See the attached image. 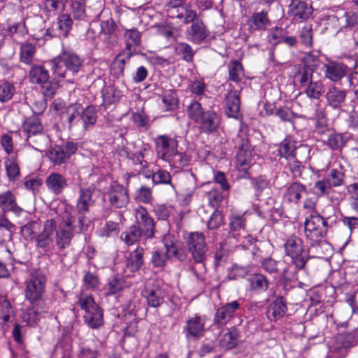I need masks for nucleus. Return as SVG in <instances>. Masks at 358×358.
<instances>
[{
  "mask_svg": "<svg viewBox=\"0 0 358 358\" xmlns=\"http://www.w3.org/2000/svg\"><path fill=\"white\" fill-rule=\"evenodd\" d=\"M187 114L204 133H213L220 126V117L213 110H203L201 103L197 101H192L187 106Z\"/></svg>",
  "mask_w": 358,
  "mask_h": 358,
  "instance_id": "obj_1",
  "label": "nucleus"
},
{
  "mask_svg": "<svg viewBox=\"0 0 358 358\" xmlns=\"http://www.w3.org/2000/svg\"><path fill=\"white\" fill-rule=\"evenodd\" d=\"M45 283L46 277L40 270L31 271L29 278L25 281V298L31 304L36 313L43 312L41 305L43 303L42 299Z\"/></svg>",
  "mask_w": 358,
  "mask_h": 358,
  "instance_id": "obj_2",
  "label": "nucleus"
},
{
  "mask_svg": "<svg viewBox=\"0 0 358 358\" xmlns=\"http://www.w3.org/2000/svg\"><path fill=\"white\" fill-rule=\"evenodd\" d=\"M53 76L65 78L68 74L74 76L83 64L80 57L71 52L63 51L57 57L48 62Z\"/></svg>",
  "mask_w": 358,
  "mask_h": 358,
  "instance_id": "obj_3",
  "label": "nucleus"
},
{
  "mask_svg": "<svg viewBox=\"0 0 358 358\" xmlns=\"http://www.w3.org/2000/svg\"><path fill=\"white\" fill-rule=\"evenodd\" d=\"M86 226L80 227V223L76 218L70 213L66 212L62 216V220L55 229L56 245L61 250L70 245L74 233L81 232Z\"/></svg>",
  "mask_w": 358,
  "mask_h": 358,
  "instance_id": "obj_4",
  "label": "nucleus"
},
{
  "mask_svg": "<svg viewBox=\"0 0 358 358\" xmlns=\"http://www.w3.org/2000/svg\"><path fill=\"white\" fill-rule=\"evenodd\" d=\"M330 217L324 218L317 212H313L306 218L305 226V234L306 238L311 241V245L317 244L327 235Z\"/></svg>",
  "mask_w": 358,
  "mask_h": 358,
  "instance_id": "obj_5",
  "label": "nucleus"
},
{
  "mask_svg": "<svg viewBox=\"0 0 358 358\" xmlns=\"http://www.w3.org/2000/svg\"><path fill=\"white\" fill-rule=\"evenodd\" d=\"M78 304L85 310L84 320L90 327L96 329L103 324V312L91 295L81 294Z\"/></svg>",
  "mask_w": 358,
  "mask_h": 358,
  "instance_id": "obj_6",
  "label": "nucleus"
},
{
  "mask_svg": "<svg viewBox=\"0 0 358 358\" xmlns=\"http://www.w3.org/2000/svg\"><path fill=\"white\" fill-rule=\"evenodd\" d=\"M284 248L286 255L292 259L295 267L299 270L304 268L309 257L304 250L302 239L296 236H291L286 239Z\"/></svg>",
  "mask_w": 358,
  "mask_h": 358,
  "instance_id": "obj_7",
  "label": "nucleus"
},
{
  "mask_svg": "<svg viewBox=\"0 0 358 358\" xmlns=\"http://www.w3.org/2000/svg\"><path fill=\"white\" fill-rule=\"evenodd\" d=\"M164 6L170 17L182 20L184 24L196 18V12L192 9L187 0H164Z\"/></svg>",
  "mask_w": 358,
  "mask_h": 358,
  "instance_id": "obj_8",
  "label": "nucleus"
},
{
  "mask_svg": "<svg viewBox=\"0 0 358 358\" xmlns=\"http://www.w3.org/2000/svg\"><path fill=\"white\" fill-rule=\"evenodd\" d=\"M95 188L92 187H80L78 192V199L76 203V210L78 212V222L80 223V227L88 225L89 219L86 217V214L90 210V208L94 206L95 199L93 195Z\"/></svg>",
  "mask_w": 358,
  "mask_h": 358,
  "instance_id": "obj_9",
  "label": "nucleus"
},
{
  "mask_svg": "<svg viewBox=\"0 0 358 358\" xmlns=\"http://www.w3.org/2000/svg\"><path fill=\"white\" fill-rule=\"evenodd\" d=\"M185 243L195 262L202 263L207 251L204 234L202 232H192L186 237Z\"/></svg>",
  "mask_w": 358,
  "mask_h": 358,
  "instance_id": "obj_10",
  "label": "nucleus"
},
{
  "mask_svg": "<svg viewBox=\"0 0 358 358\" xmlns=\"http://www.w3.org/2000/svg\"><path fill=\"white\" fill-rule=\"evenodd\" d=\"M229 235L243 246H246V242L252 243V237L245 231V217L243 214H232L230 217Z\"/></svg>",
  "mask_w": 358,
  "mask_h": 358,
  "instance_id": "obj_11",
  "label": "nucleus"
},
{
  "mask_svg": "<svg viewBox=\"0 0 358 358\" xmlns=\"http://www.w3.org/2000/svg\"><path fill=\"white\" fill-rule=\"evenodd\" d=\"M149 150V148L145 145H142L137 149L133 143H127L126 145H119L116 149L120 157L131 160L134 164H143L145 155Z\"/></svg>",
  "mask_w": 358,
  "mask_h": 358,
  "instance_id": "obj_12",
  "label": "nucleus"
},
{
  "mask_svg": "<svg viewBox=\"0 0 358 358\" xmlns=\"http://www.w3.org/2000/svg\"><path fill=\"white\" fill-rule=\"evenodd\" d=\"M155 142L159 157L165 162L170 159L178 150V142L176 137L160 135L155 138Z\"/></svg>",
  "mask_w": 358,
  "mask_h": 358,
  "instance_id": "obj_13",
  "label": "nucleus"
},
{
  "mask_svg": "<svg viewBox=\"0 0 358 358\" xmlns=\"http://www.w3.org/2000/svg\"><path fill=\"white\" fill-rule=\"evenodd\" d=\"M106 194L110 204L113 208H122L129 203V196L127 189L122 185L112 184Z\"/></svg>",
  "mask_w": 358,
  "mask_h": 358,
  "instance_id": "obj_14",
  "label": "nucleus"
},
{
  "mask_svg": "<svg viewBox=\"0 0 358 358\" xmlns=\"http://www.w3.org/2000/svg\"><path fill=\"white\" fill-rule=\"evenodd\" d=\"M56 227L57 222L53 219H48L44 222L43 230L34 236V241L37 248L43 250H49L53 242V234Z\"/></svg>",
  "mask_w": 358,
  "mask_h": 358,
  "instance_id": "obj_15",
  "label": "nucleus"
},
{
  "mask_svg": "<svg viewBox=\"0 0 358 358\" xmlns=\"http://www.w3.org/2000/svg\"><path fill=\"white\" fill-rule=\"evenodd\" d=\"M241 308L238 301H233L227 303L218 308L215 312L213 319V324L222 327L236 315V313Z\"/></svg>",
  "mask_w": 358,
  "mask_h": 358,
  "instance_id": "obj_16",
  "label": "nucleus"
},
{
  "mask_svg": "<svg viewBox=\"0 0 358 358\" xmlns=\"http://www.w3.org/2000/svg\"><path fill=\"white\" fill-rule=\"evenodd\" d=\"M313 7L306 1L289 3L288 6V15L291 20L296 23H301L309 20L313 14Z\"/></svg>",
  "mask_w": 358,
  "mask_h": 358,
  "instance_id": "obj_17",
  "label": "nucleus"
},
{
  "mask_svg": "<svg viewBox=\"0 0 358 358\" xmlns=\"http://www.w3.org/2000/svg\"><path fill=\"white\" fill-rule=\"evenodd\" d=\"M136 225L141 228L143 236L147 238L155 236V224L154 219L150 215L148 210L141 206L136 209L135 214Z\"/></svg>",
  "mask_w": 358,
  "mask_h": 358,
  "instance_id": "obj_18",
  "label": "nucleus"
},
{
  "mask_svg": "<svg viewBox=\"0 0 358 358\" xmlns=\"http://www.w3.org/2000/svg\"><path fill=\"white\" fill-rule=\"evenodd\" d=\"M191 22L185 31L186 38L194 44H201L208 37L210 31L201 20L195 18Z\"/></svg>",
  "mask_w": 358,
  "mask_h": 358,
  "instance_id": "obj_19",
  "label": "nucleus"
},
{
  "mask_svg": "<svg viewBox=\"0 0 358 358\" xmlns=\"http://www.w3.org/2000/svg\"><path fill=\"white\" fill-rule=\"evenodd\" d=\"M142 296L147 305L152 308H158L164 302V292L156 283L147 284L142 291Z\"/></svg>",
  "mask_w": 358,
  "mask_h": 358,
  "instance_id": "obj_20",
  "label": "nucleus"
},
{
  "mask_svg": "<svg viewBox=\"0 0 358 358\" xmlns=\"http://www.w3.org/2000/svg\"><path fill=\"white\" fill-rule=\"evenodd\" d=\"M350 71L346 64L339 62H329L323 66L325 77L332 82H338L348 75Z\"/></svg>",
  "mask_w": 358,
  "mask_h": 358,
  "instance_id": "obj_21",
  "label": "nucleus"
},
{
  "mask_svg": "<svg viewBox=\"0 0 358 358\" xmlns=\"http://www.w3.org/2000/svg\"><path fill=\"white\" fill-rule=\"evenodd\" d=\"M348 92L335 85L329 87L325 97L327 105L334 110H342L345 106Z\"/></svg>",
  "mask_w": 358,
  "mask_h": 358,
  "instance_id": "obj_22",
  "label": "nucleus"
},
{
  "mask_svg": "<svg viewBox=\"0 0 358 358\" xmlns=\"http://www.w3.org/2000/svg\"><path fill=\"white\" fill-rule=\"evenodd\" d=\"M0 208L3 213L12 212L17 216L24 212V210L17 205L16 197L10 190L0 193Z\"/></svg>",
  "mask_w": 358,
  "mask_h": 358,
  "instance_id": "obj_23",
  "label": "nucleus"
},
{
  "mask_svg": "<svg viewBox=\"0 0 358 358\" xmlns=\"http://www.w3.org/2000/svg\"><path fill=\"white\" fill-rule=\"evenodd\" d=\"M45 185L50 192L59 195L68 187V182L64 176L53 172L46 178Z\"/></svg>",
  "mask_w": 358,
  "mask_h": 358,
  "instance_id": "obj_24",
  "label": "nucleus"
},
{
  "mask_svg": "<svg viewBox=\"0 0 358 358\" xmlns=\"http://www.w3.org/2000/svg\"><path fill=\"white\" fill-rule=\"evenodd\" d=\"M185 329L187 338H200L205 331V320L201 316L195 315L187 320Z\"/></svg>",
  "mask_w": 358,
  "mask_h": 358,
  "instance_id": "obj_25",
  "label": "nucleus"
},
{
  "mask_svg": "<svg viewBox=\"0 0 358 358\" xmlns=\"http://www.w3.org/2000/svg\"><path fill=\"white\" fill-rule=\"evenodd\" d=\"M306 192V187L303 184L295 181L287 186L283 196L287 202L298 204Z\"/></svg>",
  "mask_w": 358,
  "mask_h": 358,
  "instance_id": "obj_26",
  "label": "nucleus"
},
{
  "mask_svg": "<svg viewBox=\"0 0 358 358\" xmlns=\"http://www.w3.org/2000/svg\"><path fill=\"white\" fill-rule=\"evenodd\" d=\"M144 248L140 246L131 252L126 259V268L131 273L139 271L144 265Z\"/></svg>",
  "mask_w": 358,
  "mask_h": 358,
  "instance_id": "obj_27",
  "label": "nucleus"
},
{
  "mask_svg": "<svg viewBox=\"0 0 358 358\" xmlns=\"http://www.w3.org/2000/svg\"><path fill=\"white\" fill-rule=\"evenodd\" d=\"M287 310L286 301L282 296L277 297L268 306L266 317L270 321L275 322L285 315Z\"/></svg>",
  "mask_w": 358,
  "mask_h": 358,
  "instance_id": "obj_28",
  "label": "nucleus"
},
{
  "mask_svg": "<svg viewBox=\"0 0 358 358\" xmlns=\"http://www.w3.org/2000/svg\"><path fill=\"white\" fill-rule=\"evenodd\" d=\"M261 266L270 274H280L282 278H285L288 267L282 261H275L271 257L265 258L261 262Z\"/></svg>",
  "mask_w": 358,
  "mask_h": 358,
  "instance_id": "obj_29",
  "label": "nucleus"
},
{
  "mask_svg": "<svg viewBox=\"0 0 358 358\" xmlns=\"http://www.w3.org/2000/svg\"><path fill=\"white\" fill-rule=\"evenodd\" d=\"M163 242L169 258L174 257L180 262H184L187 259V255L184 250L180 248L178 242L170 235H166L164 237Z\"/></svg>",
  "mask_w": 358,
  "mask_h": 358,
  "instance_id": "obj_30",
  "label": "nucleus"
},
{
  "mask_svg": "<svg viewBox=\"0 0 358 358\" xmlns=\"http://www.w3.org/2000/svg\"><path fill=\"white\" fill-rule=\"evenodd\" d=\"M226 115L229 117L237 118L240 110L239 92L231 90L226 95Z\"/></svg>",
  "mask_w": 358,
  "mask_h": 358,
  "instance_id": "obj_31",
  "label": "nucleus"
},
{
  "mask_svg": "<svg viewBox=\"0 0 358 358\" xmlns=\"http://www.w3.org/2000/svg\"><path fill=\"white\" fill-rule=\"evenodd\" d=\"M143 236L141 228L136 224H133L122 232L120 239L127 246H131L138 243Z\"/></svg>",
  "mask_w": 358,
  "mask_h": 358,
  "instance_id": "obj_32",
  "label": "nucleus"
},
{
  "mask_svg": "<svg viewBox=\"0 0 358 358\" xmlns=\"http://www.w3.org/2000/svg\"><path fill=\"white\" fill-rule=\"evenodd\" d=\"M296 141L292 136H287L279 145L278 153L286 160L296 157Z\"/></svg>",
  "mask_w": 358,
  "mask_h": 358,
  "instance_id": "obj_33",
  "label": "nucleus"
},
{
  "mask_svg": "<svg viewBox=\"0 0 358 358\" xmlns=\"http://www.w3.org/2000/svg\"><path fill=\"white\" fill-rule=\"evenodd\" d=\"M250 289L256 293H261L268 289L269 281L267 278L262 273L251 274L247 279Z\"/></svg>",
  "mask_w": 358,
  "mask_h": 358,
  "instance_id": "obj_34",
  "label": "nucleus"
},
{
  "mask_svg": "<svg viewBox=\"0 0 358 358\" xmlns=\"http://www.w3.org/2000/svg\"><path fill=\"white\" fill-rule=\"evenodd\" d=\"M49 78V71L43 65H33L29 71V79L33 84L40 85Z\"/></svg>",
  "mask_w": 358,
  "mask_h": 358,
  "instance_id": "obj_35",
  "label": "nucleus"
},
{
  "mask_svg": "<svg viewBox=\"0 0 358 358\" xmlns=\"http://www.w3.org/2000/svg\"><path fill=\"white\" fill-rule=\"evenodd\" d=\"M294 80L302 90L313 80V69L306 65L299 66L294 74Z\"/></svg>",
  "mask_w": 358,
  "mask_h": 358,
  "instance_id": "obj_36",
  "label": "nucleus"
},
{
  "mask_svg": "<svg viewBox=\"0 0 358 358\" xmlns=\"http://www.w3.org/2000/svg\"><path fill=\"white\" fill-rule=\"evenodd\" d=\"M270 24V20L266 12L262 11L254 13L250 21V29L251 31L266 30Z\"/></svg>",
  "mask_w": 358,
  "mask_h": 358,
  "instance_id": "obj_37",
  "label": "nucleus"
},
{
  "mask_svg": "<svg viewBox=\"0 0 358 358\" xmlns=\"http://www.w3.org/2000/svg\"><path fill=\"white\" fill-rule=\"evenodd\" d=\"M23 132L26 138L33 136L44 131L43 126L41 120L36 117L27 118L22 124Z\"/></svg>",
  "mask_w": 358,
  "mask_h": 358,
  "instance_id": "obj_38",
  "label": "nucleus"
},
{
  "mask_svg": "<svg viewBox=\"0 0 358 358\" xmlns=\"http://www.w3.org/2000/svg\"><path fill=\"white\" fill-rule=\"evenodd\" d=\"M82 111L83 107L79 103H73L66 108L64 115L68 120L69 129H71L73 126L78 125L81 122Z\"/></svg>",
  "mask_w": 358,
  "mask_h": 358,
  "instance_id": "obj_39",
  "label": "nucleus"
},
{
  "mask_svg": "<svg viewBox=\"0 0 358 358\" xmlns=\"http://www.w3.org/2000/svg\"><path fill=\"white\" fill-rule=\"evenodd\" d=\"M26 140L29 145L40 152L43 151L48 147L50 141L48 136L44 131L35 135L29 136V138H26Z\"/></svg>",
  "mask_w": 358,
  "mask_h": 358,
  "instance_id": "obj_40",
  "label": "nucleus"
},
{
  "mask_svg": "<svg viewBox=\"0 0 358 358\" xmlns=\"http://www.w3.org/2000/svg\"><path fill=\"white\" fill-rule=\"evenodd\" d=\"M238 331L231 328L225 333L220 340V345L226 350L234 348L238 342Z\"/></svg>",
  "mask_w": 358,
  "mask_h": 358,
  "instance_id": "obj_41",
  "label": "nucleus"
},
{
  "mask_svg": "<svg viewBox=\"0 0 358 358\" xmlns=\"http://www.w3.org/2000/svg\"><path fill=\"white\" fill-rule=\"evenodd\" d=\"M303 93L310 99H319L324 92V85L320 80H313L303 88Z\"/></svg>",
  "mask_w": 358,
  "mask_h": 358,
  "instance_id": "obj_42",
  "label": "nucleus"
},
{
  "mask_svg": "<svg viewBox=\"0 0 358 358\" xmlns=\"http://www.w3.org/2000/svg\"><path fill=\"white\" fill-rule=\"evenodd\" d=\"M131 56V53L127 52L125 55L121 53L115 57L110 66V71L115 77L119 78L123 76L125 64L129 62Z\"/></svg>",
  "mask_w": 358,
  "mask_h": 358,
  "instance_id": "obj_43",
  "label": "nucleus"
},
{
  "mask_svg": "<svg viewBox=\"0 0 358 358\" xmlns=\"http://www.w3.org/2000/svg\"><path fill=\"white\" fill-rule=\"evenodd\" d=\"M229 80L234 83H239L244 78V69L242 64L236 60H231L228 66Z\"/></svg>",
  "mask_w": 358,
  "mask_h": 358,
  "instance_id": "obj_44",
  "label": "nucleus"
},
{
  "mask_svg": "<svg viewBox=\"0 0 358 358\" xmlns=\"http://www.w3.org/2000/svg\"><path fill=\"white\" fill-rule=\"evenodd\" d=\"M162 100V107L166 111H171L176 109L178 106V99L175 91L169 90H165L159 95Z\"/></svg>",
  "mask_w": 358,
  "mask_h": 358,
  "instance_id": "obj_45",
  "label": "nucleus"
},
{
  "mask_svg": "<svg viewBox=\"0 0 358 358\" xmlns=\"http://www.w3.org/2000/svg\"><path fill=\"white\" fill-rule=\"evenodd\" d=\"M36 49L31 43L22 44L20 50V60L22 63L30 65L34 62Z\"/></svg>",
  "mask_w": 358,
  "mask_h": 358,
  "instance_id": "obj_46",
  "label": "nucleus"
},
{
  "mask_svg": "<svg viewBox=\"0 0 358 358\" xmlns=\"http://www.w3.org/2000/svg\"><path fill=\"white\" fill-rule=\"evenodd\" d=\"M236 166L241 170L245 171L252 164V149L245 151H236Z\"/></svg>",
  "mask_w": 358,
  "mask_h": 358,
  "instance_id": "obj_47",
  "label": "nucleus"
},
{
  "mask_svg": "<svg viewBox=\"0 0 358 358\" xmlns=\"http://www.w3.org/2000/svg\"><path fill=\"white\" fill-rule=\"evenodd\" d=\"M73 20L70 15L63 13L57 18V22L55 24L59 35L63 37H66L72 28Z\"/></svg>",
  "mask_w": 358,
  "mask_h": 358,
  "instance_id": "obj_48",
  "label": "nucleus"
},
{
  "mask_svg": "<svg viewBox=\"0 0 358 358\" xmlns=\"http://www.w3.org/2000/svg\"><path fill=\"white\" fill-rule=\"evenodd\" d=\"M15 93V87L11 82L0 81V102L6 103L12 99Z\"/></svg>",
  "mask_w": 358,
  "mask_h": 358,
  "instance_id": "obj_49",
  "label": "nucleus"
},
{
  "mask_svg": "<svg viewBox=\"0 0 358 358\" xmlns=\"http://www.w3.org/2000/svg\"><path fill=\"white\" fill-rule=\"evenodd\" d=\"M174 51L177 55L181 56L182 58L187 62H190L193 60L194 52L192 46L187 43H177L174 46Z\"/></svg>",
  "mask_w": 358,
  "mask_h": 358,
  "instance_id": "obj_50",
  "label": "nucleus"
},
{
  "mask_svg": "<svg viewBox=\"0 0 358 358\" xmlns=\"http://www.w3.org/2000/svg\"><path fill=\"white\" fill-rule=\"evenodd\" d=\"M126 48L132 54L133 49L140 45L141 33L136 29L127 30L125 32Z\"/></svg>",
  "mask_w": 358,
  "mask_h": 358,
  "instance_id": "obj_51",
  "label": "nucleus"
},
{
  "mask_svg": "<svg viewBox=\"0 0 358 358\" xmlns=\"http://www.w3.org/2000/svg\"><path fill=\"white\" fill-rule=\"evenodd\" d=\"M59 78L54 76L52 80L49 78L47 81L40 85L42 93L45 97L52 99L55 96L59 86Z\"/></svg>",
  "mask_w": 358,
  "mask_h": 358,
  "instance_id": "obj_52",
  "label": "nucleus"
},
{
  "mask_svg": "<svg viewBox=\"0 0 358 358\" xmlns=\"http://www.w3.org/2000/svg\"><path fill=\"white\" fill-rule=\"evenodd\" d=\"M5 168L10 180H15L20 176V168L15 157L6 158Z\"/></svg>",
  "mask_w": 358,
  "mask_h": 358,
  "instance_id": "obj_53",
  "label": "nucleus"
},
{
  "mask_svg": "<svg viewBox=\"0 0 358 358\" xmlns=\"http://www.w3.org/2000/svg\"><path fill=\"white\" fill-rule=\"evenodd\" d=\"M234 148L236 151H245L251 148L248 135L240 131L238 134L233 138Z\"/></svg>",
  "mask_w": 358,
  "mask_h": 358,
  "instance_id": "obj_54",
  "label": "nucleus"
},
{
  "mask_svg": "<svg viewBox=\"0 0 358 358\" xmlns=\"http://www.w3.org/2000/svg\"><path fill=\"white\" fill-rule=\"evenodd\" d=\"M75 20H86V3L71 2V15Z\"/></svg>",
  "mask_w": 358,
  "mask_h": 358,
  "instance_id": "obj_55",
  "label": "nucleus"
},
{
  "mask_svg": "<svg viewBox=\"0 0 358 358\" xmlns=\"http://www.w3.org/2000/svg\"><path fill=\"white\" fill-rule=\"evenodd\" d=\"M97 116L95 108L94 107H87L85 110L83 109L81 113V123L84 129H87L88 126L94 125L96 122Z\"/></svg>",
  "mask_w": 358,
  "mask_h": 358,
  "instance_id": "obj_56",
  "label": "nucleus"
},
{
  "mask_svg": "<svg viewBox=\"0 0 358 358\" xmlns=\"http://www.w3.org/2000/svg\"><path fill=\"white\" fill-rule=\"evenodd\" d=\"M323 142L332 150H341L344 145L343 135L339 134L331 133Z\"/></svg>",
  "mask_w": 358,
  "mask_h": 358,
  "instance_id": "obj_57",
  "label": "nucleus"
},
{
  "mask_svg": "<svg viewBox=\"0 0 358 358\" xmlns=\"http://www.w3.org/2000/svg\"><path fill=\"white\" fill-rule=\"evenodd\" d=\"M169 259V255L166 251L164 253L162 250H157L152 252L150 262L155 268H164Z\"/></svg>",
  "mask_w": 358,
  "mask_h": 358,
  "instance_id": "obj_58",
  "label": "nucleus"
},
{
  "mask_svg": "<svg viewBox=\"0 0 358 358\" xmlns=\"http://www.w3.org/2000/svg\"><path fill=\"white\" fill-rule=\"evenodd\" d=\"M115 25L112 20H106L101 22V35L107 36L111 39L110 43L114 45L117 43V37L114 34Z\"/></svg>",
  "mask_w": 358,
  "mask_h": 358,
  "instance_id": "obj_59",
  "label": "nucleus"
},
{
  "mask_svg": "<svg viewBox=\"0 0 358 358\" xmlns=\"http://www.w3.org/2000/svg\"><path fill=\"white\" fill-rule=\"evenodd\" d=\"M171 166L175 168H182L187 166L189 162V157L183 152H180L178 150L170 157V159L166 160Z\"/></svg>",
  "mask_w": 358,
  "mask_h": 358,
  "instance_id": "obj_60",
  "label": "nucleus"
},
{
  "mask_svg": "<svg viewBox=\"0 0 358 358\" xmlns=\"http://www.w3.org/2000/svg\"><path fill=\"white\" fill-rule=\"evenodd\" d=\"M120 232V222L111 220L106 221L104 226L99 231L101 237H110L118 234Z\"/></svg>",
  "mask_w": 358,
  "mask_h": 358,
  "instance_id": "obj_61",
  "label": "nucleus"
},
{
  "mask_svg": "<svg viewBox=\"0 0 358 358\" xmlns=\"http://www.w3.org/2000/svg\"><path fill=\"white\" fill-rule=\"evenodd\" d=\"M49 158L55 164L60 165L68 159L64 152V148L61 145H55L49 152Z\"/></svg>",
  "mask_w": 358,
  "mask_h": 358,
  "instance_id": "obj_62",
  "label": "nucleus"
},
{
  "mask_svg": "<svg viewBox=\"0 0 358 358\" xmlns=\"http://www.w3.org/2000/svg\"><path fill=\"white\" fill-rule=\"evenodd\" d=\"M94 344V348L92 349L90 347L83 348L80 352L78 358H97L99 355V346L103 345L102 342L97 338L92 340Z\"/></svg>",
  "mask_w": 358,
  "mask_h": 358,
  "instance_id": "obj_63",
  "label": "nucleus"
},
{
  "mask_svg": "<svg viewBox=\"0 0 358 358\" xmlns=\"http://www.w3.org/2000/svg\"><path fill=\"white\" fill-rule=\"evenodd\" d=\"M287 161V166L292 175V178L294 179L302 178V172L305 169L302 163L299 161L296 157Z\"/></svg>",
  "mask_w": 358,
  "mask_h": 358,
  "instance_id": "obj_64",
  "label": "nucleus"
}]
</instances>
